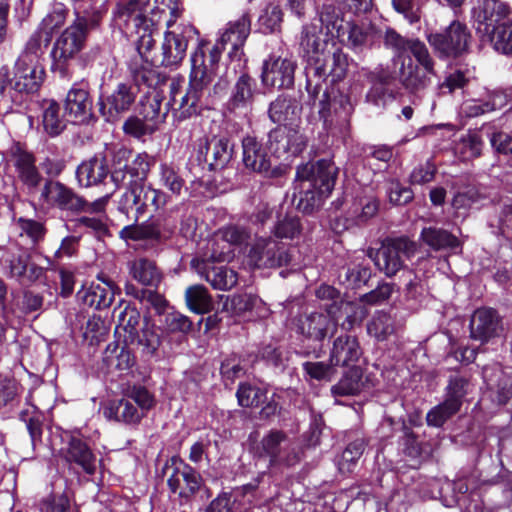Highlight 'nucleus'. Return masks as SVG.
<instances>
[{
    "mask_svg": "<svg viewBox=\"0 0 512 512\" xmlns=\"http://www.w3.org/2000/svg\"><path fill=\"white\" fill-rule=\"evenodd\" d=\"M213 78L214 74L207 68L204 51L199 45L191 55V72L186 92L182 94L179 81L173 80L169 86V104L177 111L179 119H187L211 108L214 104L210 89Z\"/></svg>",
    "mask_w": 512,
    "mask_h": 512,
    "instance_id": "obj_1",
    "label": "nucleus"
},
{
    "mask_svg": "<svg viewBox=\"0 0 512 512\" xmlns=\"http://www.w3.org/2000/svg\"><path fill=\"white\" fill-rule=\"evenodd\" d=\"M337 168L326 159L306 163L297 168L294 201L303 213L318 209L335 185Z\"/></svg>",
    "mask_w": 512,
    "mask_h": 512,
    "instance_id": "obj_2",
    "label": "nucleus"
},
{
    "mask_svg": "<svg viewBox=\"0 0 512 512\" xmlns=\"http://www.w3.org/2000/svg\"><path fill=\"white\" fill-rule=\"evenodd\" d=\"M76 19L56 39L52 51V70L60 77L70 76V64L76 55L84 48L88 27L98 24L101 14L99 11L90 12L83 3L75 7Z\"/></svg>",
    "mask_w": 512,
    "mask_h": 512,
    "instance_id": "obj_3",
    "label": "nucleus"
},
{
    "mask_svg": "<svg viewBox=\"0 0 512 512\" xmlns=\"http://www.w3.org/2000/svg\"><path fill=\"white\" fill-rule=\"evenodd\" d=\"M174 0H115L114 18L120 27L130 29L144 25L155 26L163 12L158 3H171Z\"/></svg>",
    "mask_w": 512,
    "mask_h": 512,
    "instance_id": "obj_4",
    "label": "nucleus"
},
{
    "mask_svg": "<svg viewBox=\"0 0 512 512\" xmlns=\"http://www.w3.org/2000/svg\"><path fill=\"white\" fill-rule=\"evenodd\" d=\"M168 195L150 185L133 184L121 195L118 202V210L128 217L130 210L135 208L133 222L138 220L150 209L158 211L167 202Z\"/></svg>",
    "mask_w": 512,
    "mask_h": 512,
    "instance_id": "obj_5",
    "label": "nucleus"
},
{
    "mask_svg": "<svg viewBox=\"0 0 512 512\" xmlns=\"http://www.w3.org/2000/svg\"><path fill=\"white\" fill-rule=\"evenodd\" d=\"M414 242L405 237L387 239L374 253L369 252L377 268L386 276L392 277L404 267V261L414 255Z\"/></svg>",
    "mask_w": 512,
    "mask_h": 512,
    "instance_id": "obj_6",
    "label": "nucleus"
},
{
    "mask_svg": "<svg viewBox=\"0 0 512 512\" xmlns=\"http://www.w3.org/2000/svg\"><path fill=\"white\" fill-rule=\"evenodd\" d=\"M259 458H268L270 467L293 466L300 460L288 436L280 430H270L255 447Z\"/></svg>",
    "mask_w": 512,
    "mask_h": 512,
    "instance_id": "obj_7",
    "label": "nucleus"
},
{
    "mask_svg": "<svg viewBox=\"0 0 512 512\" xmlns=\"http://www.w3.org/2000/svg\"><path fill=\"white\" fill-rule=\"evenodd\" d=\"M290 261L289 250L273 235L255 238L247 254V262L253 268H277Z\"/></svg>",
    "mask_w": 512,
    "mask_h": 512,
    "instance_id": "obj_8",
    "label": "nucleus"
},
{
    "mask_svg": "<svg viewBox=\"0 0 512 512\" xmlns=\"http://www.w3.org/2000/svg\"><path fill=\"white\" fill-rule=\"evenodd\" d=\"M198 31L189 23L176 25L164 34L159 64L165 67H177L185 58L188 43L196 38Z\"/></svg>",
    "mask_w": 512,
    "mask_h": 512,
    "instance_id": "obj_9",
    "label": "nucleus"
},
{
    "mask_svg": "<svg viewBox=\"0 0 512 512\" xmlns=\"http://www.w3.org/2000/svg\"><path fill=\"white\" fill-rule=\"evenodd\" d=\"M167 485L170 493L177 497L181 504L189 502L205 488L200 473L183 463L172 468L167 478Z\"/></svg>",
    "mask_w": 512,
    "mask_h": 512,
    "instance_id": "obj_10",
    "label": "nucleus"
},
{
    "mask_svg": "<svg viewBox=\"0 0 512 512\" xmlns=\"http://www.w3.org/2000/svg\"><path fill=\"white\" fill-rule=\"evenodd\" d=\"M471 34L466 25L453 21L443 32L430 34L428 41L441 56L457 57L468 50Z\"/></svg>",
    "mask_w": 512,
    "mask_h": 512,
    "instance_id": "obj_11",
    "label": "nucleus"
},
{
    "mask_svg": "<svg viewBox=\"0 0 512 512\" xmlns=\"http://www.w3.org/2000/svg\"><path fill=\"white\" fill-rule=\"evenodd\" d=\"M39 201L42 205L71 212H81L87 205V201L72 188L51 179L46 180L41 188Z\"/></svg>",
    "mask_w": 512,
    "mask_h": 512,
    "instance_id": "obj_12",
    "label": "nucleus"
},
{
    "mask_svg": "<svg viewBox=\"0 0 512 512\" xmlns=\"http://www.w3.org/2000/svg\"><path fill=\"white\" fill-rule=\"evenodd\" d=\"M233 147L226 136L202 137L197 142V159L207 164L211 171L221 170L231 161Z\"/></svg>",
    "mask_w": 512,
    "mask_h": 512,
    "instance_id": "obj_13",
    "label": "nucleus"
},
{
    "mask_svg": "<svg viewBox=\"0 0 512 512\" xmlns=\"http://www.w3.org/2000/svg\"><path fill=\"white\" fill-rule=\"evenodd\" d=\"M1 261L8 276L22 285L32 284L44 274V269L31 262L30 255L20 248L4 251Z\"/></svg>",
    "mask_w": 512,
    "mask_h": 512,
    "instance_id": "obj_14",
    "label": "nucleus"
},
{
    "mask_svg": "<svg viewBox=\"0 0 512 512\" xmlns=\"http://www.w3.org/2000/svg\"><path fill=\"white\" fill-rule=\"evenodd\" d=\"M510 14V9L499 0H483L472 11L476 32L481 37L490 35L505 22Z\"/></svg>",
    "mask_w": 512,
    "mask_h": 512,
    "instance_id": "obj_15",
    "label": "nucleus"
},
{
    "mask_svg": "<svg viewBox=\"0 0 512 512\" xmlns=\"http://www.w3.org/2000/svg\"><path fill=\"white\" fill-rule=\"evenodd\" d=\"M306 137L287 125L273 129L268 135V148L277 158L289 159L306 147Z\"/></svg>",
    "mask_w": 512,
    "mask_h": 512,
    "instance_id": "obj_16",
    "label": "nucleus"
},
{
    "mask_svg": "<svg viewBox=\"0 0 512 512\" xmlns=\"http://www.w3.org/2000/svg\"><path fill=\"white\" fill-rule=\"evenodd\" d=\"M155 159L147 153H139L129 163L124 164L123 167L113 169L111 180L116 188L126 187L131 188L133 184H144L151 167L154 165Z\"/></svg>",
    "mask_w": 512,
    "mask_h": 512,
    "instance_id": "obj_17",
    "label": "nucleus"
},
{
    "mask_svg": "<svg viewBox=\"0 0 512 512\" xmlns=\"http://www.w3.org/2000/svg\"><path fill=\"white\" fill-rule=\"evenodd\" d=\"M296 62L288 57L271 55L263 63L262 83L278 89L289 88L294 83Z\"/></svg>",
    "mask_w": 512,
    "mask_h": 512,
    "instance_id": "obj_18",
    "label": "nucleus"
},
{
    "mask_svg": "<svg viewBox=\"0 0 512 512\" xmlns=\"http://www.w3.org/2000/svg\"><path fill=\"white\" fill-rule=\"evenodd\" d=\"M138 88L133 83L117 84L115 89L100 102V111L108 121H115L134 104Z\"/></svg>",
    "mask_w": 512,
    "mask_h": 512,
    "instance_id": "obj_19",
    "label": "nucleus"
},
{
    "mask_svg": "<svg viewBox=\"0 0 512 512\" xmlns=\"http://www.w3.org/2000/svg\"><path fill=\"white\" fill-rule=\"evenodd\" d=\"M470 337L482 344L499 337L503 332L502 320L492 308L477 309L470 320Z\"/></svg>",
    "mask_w": 512,
    "mask_h": 512,
    "instance_id": "obj_20",
    "label": "nucleus"
},
{
    "mask_svg": "<svg viewBox=\"0 0 512 512\" xmlns=\"http://www.w3.org/2000/svg\"><path fill=\"white\" fill-rule=\"evenodd\" d=\"M297 332L308 340L322 342L337 330V322L329 313L313 312L297 319Z\"/></svg>",
    "mask_w": 512,
    "mask_h": 512,
    "instance_id": "obj_21",
    "label": "nucleus"
},
{
    "mask_svg": "<svg viewBox=\"0 0 512 512\" xmlns=\"http://www.w3.org/2000/svg\"><path fill=\"white\" fill-rule=\"evenodd\" d=\"M64 109L74 123H85L91 118L92 99L86 83L73 84L66 95Z\"/></svg>",
    "mask_w": 512,
    "mask_h": 512,
    "instance_id": "obj_22",
    "label": "nucleus"
},
{
    "mask_svg": "<svg viewBox=\"0 0 512 512\" xmlns=\"http://www.w3.org/2000/svg\"><path fill=\"white\" fill-rule=\"evenodd\" d=\"M256 92L255 80L242 74L231 88L226 108L233 114H246L251 109Z\"/></svg>",
    "mask_w": 512,
    "mask_h": 512,
    "instance_id": "obj_23",
    "label": "nucleus"
},
{
    "mask_svg": "<svg viewBox=\"0 0 512 512\" xmlns=\"http://www.w3.org/2000/svg\"><path fill=\"white\" fill-rule=\"evenodd\" d=\"M242 149V160L247 169L265 176L276 175V171L271 169L270 157L266 149L255 137H244L242 140Z\"/></svg>",
    "mask_w": 512,
    "mask_h": 512,
    "instance_id": "obj_24",
    "label": "nucleus"
},
{
    "mask_svg": "<svg viewBox=\"0 0 512 512\" xmlns=\"http://www.w3.org/2000/svg\"><path fill=\"white\" fill-rule=\"evenodd\" d=\"M102 283H91L77 292V298L84 305L97 310L108 308L115 296L116 286L112 281L98 277Z\"/></svg>",
    "mask_w": 512,
    "mask_h": 512,
    "instance_id": "obj_25",
    "label": "nucleus"
},
{
    "mask_svg": "<svg viewBox=\"0 0 512 512\" xmlns=\"http://www.w3.org/2000/svg\"><path fill=\"white\" fill-rule=\"evenodd\" d=\"M254 497V487L246 485L233 493H223L215 498L207 507L206 512H245Z\"/></svg>",
    "mask_w": 512,
    "mask_h": 512,
    "instance_id": "obj_26",
    "label": "nucleus"
},
{
    "mask_svg": "<svg viewBox=\"0 0 512 512\" xmlns=\"http://www.w3.org/2000/svg\"><path fill=\"white\" fill-rule=\"evenodd\" d=\"M13 88L20 93H34L40 88L44 79V68L41 64L16 60L14 67Z\"/></svg>",
    "mask_w": 512,
    "mask_h": 512,
    "instance_id": "obj_27",
    "label": "nucleus"
},
{
    "mask_svg": "<svg viewBox=\"0 0 512 512\" xmlns=\"http://www.w3.org/2000/svg\"><path fill=\"white\" fill-rule=\"evenodd\" d=\"M358 339L350 334L336 337L330 349L329 361L335 366H353L361 357Z\"/></svg>",
    "mask_w": 512,
    "mask_h": 512,
    "instance_id": "obj_28",
    "label": "nucleus"
},
{
    "mask_svg": "<svg viewBox=\"0 0 512 512\" xmlns=\"http://www.w3.org/2000/svg\"><path fill=\"white\" fill-rule=\"evenodd\" d=\"M13 166L18 180L28 193L35 192L42 181V176L35 164V157L27 151H17L13 155Z\"/></svg>",
    "mask_w": 512,
    "mask_h": 512,
    "instance_id": "obj_29",
    "label": "nucleus"
},
{
    "mask_svg": "<svg viewBox=\"0 0 512 512\" xmlns=\"http://www.w3.org/2000/svg\"><path fill=\"white\" fill-rule=\"evenodd\" d=\"M66 462L76 464L85 473L92 475L97 468V459L88 445L79 438L71 437L66 448L62 449Z\"/></svg>",
    "mask_w": 512,
    "mask_h": 512,
    "instance_id": "obj_30",
    "label": "nucleus"
},
{
    "mask_svg": "<svg viewBox=\"0 0 512 512\" xmlns=\"http://www.w3.org/2000/svg\"><path fill=\"white\" fill-rule=\"evenodd\" d=\"M301 111L302 106L295 97L281 94L270 103L268 116L273 123L287 125L298 120Z\"/></svg>",
    "mask_w": 512,
    "mask_h": 512,
    "instance_id": "obj_31",
    "label": "nucleus"
},
{
    "mask_svg": "<svg viewBox=\"0 0 512 512\" xmlns=\"http://www.w3.org/2000/svg\"><path fill=\"white\" fill-rule=\"evenodd\" d=\"M109 172L105 157L96 155L77 167L76 178L80 186L91 187L102 183Z\"/></svg>",
    "mask_w": 512,
    "mask_h": 512,
    "instance_id": "obj_32",
    "label": "nucleus"
},
{
    "mask_svg": "<svg viewBox=\"0 0 512 512\" xmlns=\"http://www.w3.org/2000/svg\"><path fill=\"white\" fill-rule=\"evenodd\" d=\"M103 415L108 420L125 424H137L145 416L127 396L120 400H111L103 407Z\"/></svg>",
    "mask_w": 512,
    "mask_h": 512,
    "instance_id": "obj_33",
    "label": "nucleus"
},
{
    "mask_svg": "<svg viewBox=\"0 0 512 512\" xmlns=\"http://www.w3.org/2000/svg\"><path fill=\"white\" fill-rule=\"evenodd\" d=\"M300 46L309 60L315 62V65L320 62V55L327 46V42L323 37L321 21L304 26Z\"/></svg>",
    "mask_w": 512,
    "mask_h": 512,
    "instance_id": "obj_34",
    "label": "nucleus"
},
{
    "mask_svg": "<svg viewBox=\"0 0 512 512\" xmlns=\"http://www.w3.org/2000/svg\"><path fill=\"white\" fill-rule=\"evenodd\" d=\"M197 271L216 290H230L238 281L237 273L226 266H211L210 263H203L197 267Z\"/></svg>",
    "mask_w": 512,
    "mask_h": 512,
    "instance_id": "obj_35",
    "label": "nucleus"
},
{
    "mask_svg": "<svg viewBox=\"0 0 512 512\" xmlns=\"http://www.w3.org/2000/svg\"><path fill=\"white\" fill-rule=\"evenodd\" d=\"M399 81L405 89L411 92H418L428 86L429 78L420 72L419 67L413 63L410 57L399 61Z\"/></svg>",
    "mask_w": 512,
    "mask_h": 512,
    "instance_id": "obj_36",
    "label": "nucleus"
},
{
    "mask_svg": "<svg viewBox=\"0 0 512 512\" xmlns=\"http://www.w3.org/2000/svg\"><path fill=\"white\" fill-rule=\"evenodd\" d=\"M251 28V20L244 14L235 21L228 23L227 28L220 37L221 44H231L232 50L237 51L243 46Z\"/></svg>",
    "mask_w": 512,
    "mask_h": 512,
    "instance_id": "obj_37",
    "label": "nucleus"
},
{
    "mask_svg": "<svg viewBox=\"0 0 512 512\" xmlns=\"http://www.w3.org/2000/svg\"><path fill=\"white\" fill-rule=\"evenodd\" d=\"M159 64V59H131L129 62V71L133 76L136 87L138 85H146L153 87L158 83V73L154 69V65Z\"/></svg>",
    "mask_w": 512,
    "mask_h": 512,
    "instance_id": "obj_38",
    "label": "nucleus"
},
{
    "mask_svg": "<svg viewBox=\"0 0 512 512\" xmlns=\"http://www.w3.org/2000/svg\"><path fill=\"white\" fill-rule=\"evenodd\" d=\"M103 361L107 368H115L123 371L128 370L134 364V356L125 346L117 342L107 345L103 353Z\"/></svg>",
    "mask_w": 512,
    "mask_h": 512,
    "instance_id": "obj_39",
    "label": "nucleus"
},
{
    "mask_svg": "<svg viewBox=\"0 0 512 512\" xmlns=\"http://www.w3.org/2000/svg\"><path fill=\"white\" fill-rule=\"evenodd\" d=\"M347 67V56L341 50L337 49L333 52L327 63L316 64L314 73L320 78L330 76L332 81H339L346 75Z\"/></svg>",
    "mask_w": 512,
    "mask_h": 512,
    "instance_id": "obj_40",
    "label": "nucleus"
},
{
    "mask_svg": "<svg viewBox=\"0 0 512 512\" xmlns=\"http://www.w3.org/2000/svg\"><path fill=\"white\" fill-rule=\"evenodd\" d=\"M51 40L48 36L35 30L27 40L24 49L17 59L28 62V64H41V59L49 46Z\"/></svg>",
    "mask_w": 512,
    "mask_h": 512,
    "instance_id": "obj_41",
    "label": "nucleus"
},
{
    "mask_svg": "<svg viewBox=\"0 0 512 512\" xmlns=\"http://www.w3.org/2000/svg\"><path fill=\"white\" fill-rule=\"evenodd\" d=\"M42 125L45 132L50 136H57L64 130L65 122L60 115V106L56 101H43Z\"/></svg>",
    "mask_w": 512,
    "mask_h": 512,
    "instance_id": "obj_42",
    "label": "nucleus"
},
{
    "mask_svg": "<svg viewBox=\"0 0 512 512\" xmlns=\"http://www.w3.org/2000/svg\"><path fill=\"white\" fill-rule=\"evenodd\" d=\"M185 300L188 308L197 314H205L213 309V300L203 285H193L187 288Z\"/></svg>",
    "mask_w": 512,
    "mask_h": 512,
    "instance_id": "obj_43",
    "label": "nucleus"
},
{
    "mask_svg": "<svg viewBox=\"0 0 512 512\" xmlns=\"http://www.w3.org/2000/svg\"><path fill=\"white\" fill-rule=\"evenodd\" d=\"M362 376L358 369H350L331 387L334 397L354 396L362 389Z\"/></svg>",
    "mask_w": 512,
    "mask_h": 512,
    "instance_id": "obj_44",
    "label": "nucleus"
},
{
    "mask_svg": "<svg viewBox=\"0 0 512 512\" xmlns=\"http://www.w3.org/2000/svg\"><path fill=\"white\" fill-rule=\"evenodd\" d=\"M421 237L434 250L454 249L459 246V241L454 235L440 228H424Z\"/></svg>",
    "mask_w": 512,
    "mask_h": 512,
    "instance_id": "obj_45",
    "label": "nucleus"
},
{
    "mask_svg": "<svg viewBox=\"0 0 512 512\" xmlns=\"http://www.w3.org/2000/svg\"><path fill=\"white\" fill-rule=\"evenodd\" d=\"M127 343L138 344L148 355H153L160 346L161 340L157 328L148 321H144L137 337H132Z\"/></svg>",
    "mask_w": 512,
    "mask_h": 512,
    "instance_id": "obj_46",
    "label": "nucleus"
},
{
    "mask_svg": "<svg viewBox=\"0 0 512 512\" xmlns=\"http://www.w3.org/2000/svg\"><path fill=\"white\" fill-rule=\"evenodd\" d=\"M132 277L145 286H153L160 280L159 272L154 262L148 259H137L130 265Z\"/></svg>",
    "mask_w": 512,
    "mask_h": 512,
    "instance_id": "obj_47",
    "label": "nucleus"
},
{
    "mask_svg": "<svg viewBox=\"0 0 512 512\" xmlns=\"http://www.w3.org/2000/svg\"><path fill=\"white\" fill-rule=\"evenodd\" d=\"M366 443L364 439L358 438L347 445L337 461L338 469L342 474L349 473L355 467L362 456Z\"/></svg>",
    "mask_w": 512,
    "mask_h": 512,
    "instance_id": "obj_48",
    "label": "nucleus"
},
{
    "mask_svg": "<svg viewBox=\"0 0 512 512\" xmlns=\"http://www.w3.org/2000/svg\"><path fill=\"white\" fill-rule=\"evenodd\" d=\"M155 26H148L147 28L144 25H139L138 27H132L127 29L130 33H135L138 36L136 41V49L138 54L133 59H151L150 52L152 48L155 46V40L153 38V29Z\"/></svg>",
    "mask_w": 512,
    "mask_h": 512,
    "instance_id": "obj_49",
    "label": "nucleus"
},
{
    "mask_svg": "<svg viewBox=\"0 0 512 512\" xmlns=\"http://www.w3.org/2000/svg\"><path fill=\"white\" fill-rule=\"evenodd\" d=\"M117 328H121L127 334L125 342L127 343L132 337H137V331L141 321L140 312L130 305H126L118 314Z\"/></svg>",
    "mask_w": 512,
    "mask_h": 512,
    "instance_id": "obj_50",
    "label": "nucleus"
},
{
    "mask_svg": "<svg viewBox=\"0 0 512 512\" xmlns=\"http://www.w3.org/2000/svg\"><path fill=\"white\" fill-rule=\"evenodd\" d=\"M367 331L369 335L382 341L394 332V322L388 314L377 312L369 321Z\"/></svg>",
    "mask_w": 512,
    "mask_h": 512,
    "instance_id": "obj_51",
    "label": "nucleus"
},
{
    "mask_svg": "<svg viewBox=\"0 0 512 512\" xmlns=\"http://www.w3.org/2000/svg\"><path fill=\"white\" fill-rule=\"evenodd\" d=\"M489 42L493 45L494 49L502 54H509L512 52V22L508 19L496 29L490 37Z\"/></svg>",
    "mask_w": 512,
    "mask_h": 512,
    "instance_id": "obj_52",
    "label": "nucleus"
},
{
    "mask_svg": "<svg viewBox=\"0 0 512 512\" xmlns=\"http://www.w3.org/2000/svg\"><path fill=\"white\" fill-rule=\"evenodd\" d=\"M460 407L445 399L444 402L433 407L426 415V422L429 426L441 427L448 419L455 415Z\"/></svg>",
    "mask_w": 512,
    "mask_h": 512,
    "instance_id": "obj_53",
    "label": "nucleus"
},
{
    "mask_svg": "<svg viewBox=\"0 0 512 512\" xmlns=\"http://www.w3.org/2000/svg\"><path fill=\"white\" fill-rule=\"evenodd\" d=\"M411 40L412 39H408L400 35L393 28L386 29L383 37L384 46L388 49L393 50V52L395 53L393 59L395 64H398L399 61H402L403 58H406L404 56V53L408 51V47Z\"/></svg>",
    "mask_w": 512,
    "mask_h": 512,
    "instance_id": "obj_54",
    "label": "nucleus"
},
{
    "mask_svg": "<svg viewBox=\"0 0 512 512\" xmlns=\"http://www.w3.org/2000/svg\"><path fill=\"white\" fill-rule=\"evenodd\" d=\"M446 399L461 408L464 397L472 390L470 381L460 375L450 377Z\"/></svg>",
    "mask_w": 512,
    "mask_h": 512,
    "instance_id": "obj_55",
    "label": "nucleus"
},
{
    "mask_svg": "<svg viewBox=\"0 0 512 512\" xmlns=\"http://www.w3.org/2000/svg\"><path fill=\"white\" fill-rule=\"evenodd\" d=\"M159 178L163 187L175 195H180L185 185V180L172 165L162 163L159 166Z\"/></svg>",
    "mask_w": 512,
    "mask_h": 512,
    "instance_id": "obj_56",
    "label": "nucleus"
},
{
    "mask_svg": "<svg viewBox=\"0 0 512 512\" xmlns=\"http://www.w3.org/2000/svg\"><path fill=\"white\" fill-rule=\"evenodd\" d=\"M282 11L277 5H268L258 19L259 29L264 34L278 31L282 23Z\"/></svg>",
    "mask_w": 512,
    "mask_h": 512,
    "instance_id": "obj_57",
    "label": "nucleus"
},
{
    "mask_svg": "<svg viewBox=\"0 0 512 512\" xmlns=\"http://www.w3.org/2000/svg\"><path fill=\"white\" fill-rule=\"evenodd\" d=\"M66 9L63 7H55L53 11L48 13L41 21L36 29L43 35L48 36L52 40L53 34L60 29L66 20Z\"/></svg>",
    "mask_w": 512,
    "mask_h": 512,
    "instance_id": "obj_58",
    "label": "nucleus"
},
{
    "mask_svg": "<svg viewBox=\"0 0 512 512\" xmlns=\"http://www.w3.org/2000/svg\"><path fill=\"white\" fill-rule=\"evenodd\" d=\"M302 232V225L300 219L295 216H286L284 219L279 220L273 230V236L279 239L293 240L297 238Z\"/></svg>",
    "mask_w": 512,
    "mask_h": 512,
    "instance_id": "obj_59",
    "label": "nucleus"
},
{
    "mask_svg": "<svg viewBox=\"0 0 512 512\" xmlns=\"http://www.w3.org/2000/svg\"><path fill=\"white\" fill-rule=\"evenodd\" d=\"M303 371L306 376L310 379H314L317 381H326L330 382L335 376V365L329 361V363H325L323 361H307L304 362Z\"/></svg>",
    "mask_w": 512,
    "mask_h": 512,
    "instance_id": "obj_60",
    "label": "nucleus"
},
{
    "mask_svg": "<svg viewBox=\"0 0 512 512\" xmlns=\"http://www.w3.org/2000/svg\"><path fill=\"white\" fill-rule=\"evenodd\" d=\"M483 142L476 133L468 134L461 138L456 145V150L464 160L478 157L481 154Z\"/></svg>",
    "mask_w": 512,
    "mask_h": 512,
    "instance_id": "obj_61",
    "label": "nucleus"
},
{
    "mask_svg": "<svg viewBox=\"0 0 512 512\" xmlns=\"http://www.w3.org/2000/svg\"><path fill=\"white\" fill-rule=\"evenodd\" d=\"M504 98L501 95H494L488 101L471 100L465 104V112L469 117H477L503 106Z\"/></svg>",
    "mask_w": 512,
    "mask_h": 512,
    "instance_id": "obj_62",
    "label": "nucleus"
},
{
    "mask_svg": "<svg viewBox=\"0 0 512 512\" xmlns=\"http://www.w3.org/2000/svg\"><path fill=\"white\" fill-rule=\"evenodd\" d=\"M125 396L142 411L144 415L154 406L153 395L143 386H132L127 389Z\"/></svg>",
    "mask_w": 512,
    "mask_h": 512,
    "instance_id": "obj_63",
    "label": "nucleus"
},
{
    "mask_svg": "<svg viewBox=\"0 0 512 512\" xmlns=\"http://www.w3.org/2000/svg\"><path fill=\"white\" fill-rule=\"evenodd\" d=\"M20 419L26 424L27 430L30 434L33 443L41 438L42 422L41 415L34 405L30 409L23 410L20 413Z\"/></svg>",
    "mask_w": 512,
    "mask_h": 512,
    "instance_id": "obj_64",
    "label": "nucleus"
}]
</instances>
